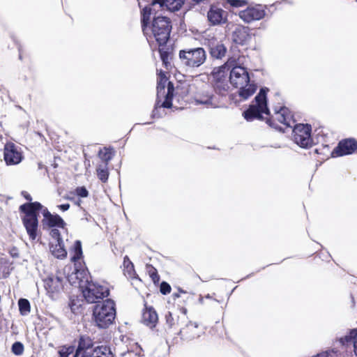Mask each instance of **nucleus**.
I'll use <instances>...</instances> for the list:
<instances>
[{"label":"nucleus","instance_id":"f257e3e1","mask_svg":"<svg viewBox=\"0 0 357 357\" xmlns=\"http://www.w3.org/2000/svg\"><path fill=\"white\" fill-rule=\"evenodd\" d=\"M151 7L145 6L142 11V30L149 42L155 40L160 46L165 45L169 39L172 25L169 18L162 16L154 17L150 24L149 20L153 14Z\"/></svg>","mask_w":357,"mask_h":357},{"label":"nucleus","instance_id":"f03ea898","mask_svg":"<svg viewBox=\"0 0 357 357\" xmlns=\"http://www.w3.org/2000/svg\"><path fill=\"white\" fill-rule=\"evenodd\" d=\"M229 81L234 87L239 89L238 95L243 100L252 96L257 90L256 84L250 80L248 70L241 66L236 60L231 67Z\"/></svg>","mask_w":357,"mask_h":357},{"label":"nucleus","instance_id":"7ed1b4c3","mask_svg":"<svg viewBox=\"0 0 357 357\" xmlns=\"http://www.w3.org/2000/svg\"><path fill=\"white\" fill-rule=\"evenodd\" d=\"M115 317L116 307L114 301L107 299L94 306L93 319L98 328H108L113 323Z\"/></svg>","mask_w":357,"mask_h":357},{"label":"nucleus","instance_id":"20e7f679","mask_svg":"<svg viewBox=\"0 0 357 357\" xmlns=\"http://www.w3.org/2000/svg\"><path fill=\"white\" fill-rule=\"evenodd\" d=\"M42 208L38 202L24 204L20 206V210L24 213L23 223L26 232L31 240L36 238L38 230V219L36 212Z\"/></svg>","mask_w":357,"mask_h":357},{"label":"nucleus","instance_id":"39448f33","mask_svg":"<svg viewBox=\"0 0 357 357\" xmlns=\"http://www.w3.org/2000/svg\"><path fill=\"white\" fill-rule=\"evenodd\" d=\"M267 91L268 89H261L249 109L243 112V116L246 120L252 121L254 119H263L264 114L269 115L266 100Z\"/></svg>","mask_w":357,"mask_h":357},{"label":"nucleus","instance_id":"423d86ee","mask_svg":"<svg viewBox=\"0 0 357 357\" xmlns=\"http://www.w3.org/2000/svg\"><path fill=\"white\" fill-rule=\"evenodd\" d=\"M234 62L235 59L229 58L226 63L215 68L212 72L215 88L220 93L227 91L229 88L228 73H230L231 67Z\"/></svg>","mask_w":357,"mask_h":357},{"label":"nucleus","instance_id":"0eeeda50","mask_svg":"<svg viewBox=\"0 0 357 357\" xmlns=\"http://www.w3.org/2000/svg\"><path fill=\"white\" fill-rule=\"evenodd\" d=\"M178 56L181 63L190 68L200 66L206 59V52L202 47L181 50Z\"/></svg>","mask_w":357,"mask_h":357},{"label":"nucleus","instance_id":"6e6552de","mask_svg":"<svg viewBox=\"0 0 357 357\" xmlns=\"http://www.w3.org/2000/svg\"><path fill=\"white\" fill-rule=\"evenodd\" d=\"M86 284L82 288L83 296L89 303H96L98 300L102 299L109 295V289L105 285H101L98 282H89L85 280Z\"/></svg>","mask_w":357,"mask_h":357},{"label":"nucleus","instance_id":"1a4fd4ad","mask_svg":"<svg viewBox=\"0 0 357 357\" xmlns=\"http://www.w3.org/2000/svg\"><path fill=\"white\" fill-rule=\"evenodd\" d=\"M167 81L165 74L160 71L157 86V96L158 99L165 98L161 105L162 107L169 108L172 106L171 101L173 96L174 86L170 82L167 83Z\"/></svg>","mask_w":357,"mask_h":357},{"label":"nucleus","instance_id":"9d476101","mask_svg":"<svg viewBox=\"0 0 357 357\" xmlns=\"http://www.w3.org/2000/svg\"><path fill=\"white\" fill-rule=\"evenodd\" d=\"M47 295L52 299H56L64 289V279L61 275H51L43 280Z\"/></svg>","mask_w":357,"mask_h":357},{"label":"nucleus","instance_id":"9b49d317","mask_svg":"<svg viewBox=\"0 0 357 357\" xmlns=\"http://www.w3.org/2000/svg\"><path fill=\"white\" fill-rule=\"evenodd\" d=\"M294 140L296 144L303 148H308L312 144L310 132L311 128L308 125L298 124L294 127Z\"/></svg>","mask_w":357,"mask_h":357},{"label":"nucleus","instance_id":"f8f14e48","mask_svg":"<svg viewBox=\"0 0 357 357\" xmlns=\"http://www.w3.org/2000/svg\"><path fill=\"white\" fill-rule=\"evenodd\" d=\"M275 121H278V122L284 124L287 127H291L294 123V121L293 120L292 115L289 112V109L284 107H280L279 110L275 109L274 114L272 116V120L268 119V122L271 126L276 127V125L274 122Z\"/></svg>","mask_w":357,"mask_h":357},{"label":"nucleus","instance_id":"ddd939ff","mask_svg":"<svg viewBox=\"0 0 357 357\" xmlns=\"http://www.w3.org/2000/svg\"><path fill=\"white\" fill-rule=\"evenodd\" d=\"M357 149V142L354 139L341 141L332 152L333 157L351 154Z\"/></svg>","mask_w":357,"mask_h":357},{"label":"nucleus","instance_id":"4468645a","mask_svg":"<svg viewBox=\"0 0 357 357\" xmlns=\"http://www.w3.org/2000/svg\"><path fill=\"white\" fill-rule=\"evenodd\" d=\"M22 155L17 147L13 143H8L4 147V160L7 165H17L22 160Z\"/></svg>","mask_w":357,"mask_h":357},{"label":"nucleus","instance_id":"2eb2a0df","mask_svg":"<svg viewBox=\"0 0 357 357\" xmlns=\"http://www.w3.org/2000/svg\"><path fill=\"white\" fill-rule=\"evenodd\" d=\"M265 16V11L261 6L248 8L239 13V17L245 22L249 23L254 20H259Z\"/></svg>","mask_w":357,"mask_h":357},{"label":"nucleus","instance_id":"dca6fc26","mask_svg":"<svg viewBox=\"0 0 357 357\" xmlns=\"http://www.w3.org/2000/svg\"><path fill=\"white\" fill-rule=\"evenodd\" d=\"M202 333V330L199 328L198 324L191 321H188L185 326L178 330V334L180 335L183 339L187 340L199 337Z\"/></svg>","mask_w":357,"mask_h":357},{"label":"nucleus","instance_id":"f3484780","mask_svg":"<svg viewBox=\"0 0 357 357\" xmlns=\"http://www.w3.org/2000/svg\"><path fill=\"white\" fill-rule=\"evenodd\" d=\"M207 18L213 26L225 24L227 21V12L217 6H211L208 11Z\"/></svg>","mask_w":357,"mask_h":357},{"label":"nucleus","instance_id":"a211bd4d","mask_svg":"<svg viewBox=\"0 0 357 357\" xmlns=\"http://www.w3.org/2000/svg\"><path fill=\"white\" fill-rule=\"evenodd\" d=\"M96 347H93L92 340L89 337H81L79 341L76 353L73 357L84 356V355H92Z\"/></svg>","mask_w":357,"mask_h":357},{"label":"nucleus","instance_id":"6ab92c4d","mask_svg":"<svg viewBox=\"0 0 357 357\" xmlns=\"http://www.w3.org/2000/svg\"><path fill=\"white\" fill-rule=\"evenodd\" d=\"M142 321L146 326L151 328L155 326L158 321V317L153 307L145 305V307L142 312Z\"/></svg>","mask_w":357,"mask_h":357},{"label":"nucleus","instance_id":"aec40b11","mask_svg":"<svg viewBox=\"0 0 357 357\" xmlns=\"http://www.w3.org/2000/svg\"><path fill=\"white\" fill-rule=\"evenodd\" d=\"M87 278V272L85 270H78L75 268L71 274L67 277V280L72 285H78L82 289L86 284L85 280Z\"/></svg>","mask_w":357,"mask_h":357},{"label":"nucleus","instance_id":"412c9836","mask_svg":"<svg viewBox=\"0 0 357 357\" xmlns=\"http://www.w3.org/2000/svg\"><path fill=\"white\" fill-rule=\"evenodd\" d=\"M43 224L50 227H59L64 229L66 225L63 220L59 215H52L47 209L43 211Z\"/></svg>","mask_w":357,"mask_h":357},{"label":"nucleus","instance_id":"4be33fe9","mask_svg":"<svg viewBox=\"0 0 357 357\" xmlns=\"http://www.w3.org/2000/svg\"><path fill=\"white\" fill-rule=\"evenodd\" d=\"M183 3L184 0H153L149 7L153 9L159 5V7H165L170 11H175L179 10Z\"/></svg>","mask_w":357,"mask_h":357},{"label":"nucleus","instance_id":"5701e85b","mask_svg":"<svg viewBox=\"0 0 357 357\" xmlns=\"http://www.w3.org/2000/svg\"><path fill=\"white\" fill-rule=\"evenodd\" d=\"M233 40L238 44H244L250 39L248 28L238 25L232 33Z\"/></svg>","mask_w":357,"mask_h":357},{"label":"nucleus","instance_id":"b1692460","mask_svg":"<svg viewBox=\"0 0 357 357\" xmlns=\"http://www.w3.org/2000/svg\"><path fill=\"white\" fill-rule=\"evenodd\" d=\"M210 54L216 59H222L224 57L227 52V49L223 43L215 40L210 41L209 43Z\"/></svg>","mask_w":357,"mask_h":357},{"label":"nucleus","instance_id":"393cba45","mask_svg":"<svg viewBox=\"0 0 357 357\" xmlns=\"http://www.w3.org/2000/svg\"><path fill=\"white\" fill-rule=\"evenodd\" d=\"M50 251L58 259H63L67 256V252L64 248L63 241H55L50 245Z\"/></svg>","mask_w":357,"mask_h":357},{"label":"nucleus","instance_id":"a878e982","mask_svg":"<svg viewBox=\"0 0 357 357\" xmlns=\"http://www.w3.org/2000/svg\"><path fill=\"white\" fill-rule=\"evenodd\" d=\"M123 272L124 275L130 280L138 279L134 268V265L128 256L123 259Z\"/></svg>","mask_w":357,"mask_h":357},{"label":"nucleus","instance_id":"bb28decb","mask_svg":"<svg viewBox=\"0 0 357 357\" xmlns=\"http://www.w3.org/2000/svg\"><path fill=\"white\" fill-rule=\"evenodd\" d=\"M166 324L169 330L174 331L178 334V330H179L180 321H183L178 316L174 317L169 312L165 315Z\"/></svg>","mask_w":357,"mask_h":357},{"label":"nucleus","instance_id":"cd10ccee","mask_svg":"<svg viewBox=\"0 0 357 357\" xmlns=\"http://www.w3.org/2000/svg\"><path fill=\"white\" fill-rule=\"evenodd\" d=\"M353 340L354 343V351L357 356V331L353 330L349 333V335L344 336V337L341 338V342L342 344H345L346 342H349Z\"/></svg>","mask_w":357,"mask_h":357},{"label":"nucleus","instance_id":"c85d7f7f","mask_svg":"<svg viewBox=\"0 0 357 357\" xmlns=\"http://www.w3.org/2000/svg\"><path fill=\"white\" fill-rule=\"evenodd\" d=\"M196 102L202 104L206 107H216V103L213 102V98L209 94L205 96H199L196 98Z\"/></svg>","mask_w":357,"mask_h":357},{"label":"nucleus","instance_id":"c756f323","mask_svg":"<svg viewBox=\"0 0 357 357\" xmlns=\"http://www.w3.org/2000/svg\"><path fill=\"white\" fill-rule=\"evenodd\" d=\"M18 305L20 314L23 316L27 315L31 310L29 301L25 298H20L18 301Z\"/></svg>","mask_w":357,"mask_h":357},{"label":"nucleus","instance_id":"7c9ffc66","mask_svg":"<svg viewBox=\"0 0 357 357\" xmlns=\"http://www.w3.org/2000/svg\"><path fill=\"white\" fill-rule=\"evenodd\" d=\"M97 174L99 179H100L102 182H106L107 181L109 173L106 163L104 165H100L98 167Z\"/></svg>","mask_w":357,"mask_h":357},{"label":"nucleus","instance_id":"2f4dec72","mask_svg":"<svg viewBox=\"0 0 357 357\" xmlns=\"http://www.w3.org/2000/svg\"><path fill=\"white\" fill-rule=\"evenodd\" d=\"M82 255V245L79 241H77L74 245V255L72 257L73 261H77L81 258Z\"/></svg>","mask_w":357,"mask_h":357},{"label":"nucleus","instance_id":"473e14b6","mask_svg":"<svg viewBox=\"0 0 357 357\" xmlns=\"http://www.w3.org/2000/svg\"><path fill=\"white\" fill-rule=\"evenodd\" d=\"M160 58L162 61V63L166 68H168L170 62L169 60L171 59V55L170 53H169L167 51H165L163 49H160Z\"/></svg>","mask_w":357,"mask_h":357},{"label":"nucleus","instance_id":"72a5a7b5","mask_svg":"<svg viewBox=\"0 0 357 357\" xmlns=\"http://www.w3.org/2000/svg\"><path fill=\"white\" fill-rule=\"evenodd\" d=\"M99 156L102 160L107 162L112 158V153L109 149H104L99 151Z\"/></svg>","mask_w":357,"mask_h":357},{"label":"nucleus","instance_id":"f704fd0d","mask_svg":"<svg viewBox=\"0 0 357 357\" xmlns=\"http://www.w3.org/2000/svg\"><path fill=\"white\" fill-rule=\"evenodd\" d=\"M12 351L16 355H21L24 351V346L21 342H15L13 344Z\"/></svg>","mask_w":357,"mask_h":357},{"label":"nucleus","instance_id":"c9c22d12","mask_svg":"<svg viewBox=\"0 0 357 357\" xmlns=\"http://www.w3.org/2000/svg\"><path fill=\"white\" fill-rule=\"evenodd\" d=\"M74 351V347H63L61 350L59 351L61 357H68L70 354H73Z\"/></svg>","mask_w":357,"mask_h":357},{"label":"nucleus","instance_id":"e433bc0d","mask_svg":"<svg viewBox=\"0 0 357 357\" xmlns=\"http://www.w3.org/2000/svg\"><path fill=\"white\" fill-rule=\"evenodd\" d=\"M160 290L162 294L166 295V294L170 293L171 287L166 282H162L160 284Z\"/></svg>","mask_w":357,"mask_h":357},{"label":"nucleus","instance_id":"4c0bfd02","mask_svg":"<svg viewBox=\"0 0 357 357\" xmlns=\"http://www.w3.org/2000/svg\"><path fill=\"white\" fill-rule=\"evenodd\" d=\"M75 193L80 197H86L89 195V192L84 187L77 188Z\"/></svg>","mask_w":357,"mask_h":357},{"label":"nucleus","instance_id":"58836bf2","mask_svg":"<svg viewBox=\"0 0 357 357\" xmlns=\"http://www.w3.org/2000/svg\"><path fill=\"white\" fill-rule=\"evenodd\" d=\"M51 236L56 240V241H61V234L58 229L52 228L50 231Z\"/></svg>","mask_w":357,"mask_h":357},{"label":"nucleus","instance_id":"ea45409f","mask_svg":"<svg viewBox=\"0 0 357 357\" xmlns=\"http://www.w3.org/2000/svg\"><path fill=\"white\" fill-rule=\"evenodd\" d=\"M227 2L234 7H241L246 4L245 0H227Z\"/></svg>","mask_w":357,"mask_h":357},{"label":"nucleus","instance_id":"a19ab883","mask_svg":"<svg viewBox=\"0 0 357 357\" xmlns=\"http://www.w3.org/2000/svg\"><path fill=\"white\" fill-rule=\"evenodd\" d=\"M58 208H59L63 211H66L69 209L70 204H64L59 205Z\"/></svg>","mask_w":357,"mask_h":357},{"label":"nucleus","instance_id":"79ce46f5","mask_svg":"<svg viewBox=\"0 0 357 357\" xmlns=\"http://www.w3.org/2000/svg\"><path fill=\"white\" fill-rule=\"evenodd\" d=\"M181 294H186V292L185 291L179 289L178 292L174 293L172 296H173L174 298H176L180 297Z\"/></svg>","mask_w":357,"mask_h":357},{"label":"nucleus","instance_id":"37998d69","mask_svg":"<svg viewBox=\"0 0 357 357\" xmlns=\"http://www.w3.org/2000/svg\"><path fill=\"white\" fill-rule=\"evenodd\" d=\"M22 195L24 196V197L28 200V201H31V195L27 192H25V191H23L22 192Z\"/></svg>","mask_w":357,"mask_h":357},{"label":"nucleus","instance_id":"c03bdc74","mask_svg":"<svg viewBox=\"0 0 357 357\" xmlns=\"http://www.w3.org/2000/svg\"><path fill=\"white\" fill-rule=\"evenodd\" d=\"M181 311L183 314V316L181 318V319L183 321L184 319L186 318L185 316H186V313H187V310L184 307H182V308H181Z\"/></svg>","mask_w":357,"mask_h":357},{"label":"nucleus","instance_id":"a18cd8bd","mask_svg":"<svg viewBox=\"0 0 357 357\" xmlns=\"http://www.w3.org/2000/svg\"><path fill=\"white\" fill-rule=\"evenodd\" d=\"M153 272L151 273V275L153 278V279L154 280L155 277L157 276V273H156L155 269H154V268H153Z\"/></svg>","mask_w":357,"mask_h":357},{"label":"nucleus","instance_id":"49530a36","mask_svg":"<svg viewBox=\"0 0 357 357\" xmlns=\"http://www.w3.org/2000/svg\"><path fill=\"white\" fill-rule=\"evenodd\" d=\"M13 257H17V254L15 252L11 253Z\"/></svg>","mask_w":357,"mask_h":357},{"label":"nucleus","instance_id":"de8ad7c7","mask_svg":"<svg viewBox=\"0 0 357 357\" xmlns=\"http://www.w3.org/2000/svg\"><path fill=\"white\" fill-rule=\"evenodd\" d=\"M66 268H68V267L64 268V271L66 272Z\"/></svg>","mask_w":357,"mask_h":357}]
</instances>
